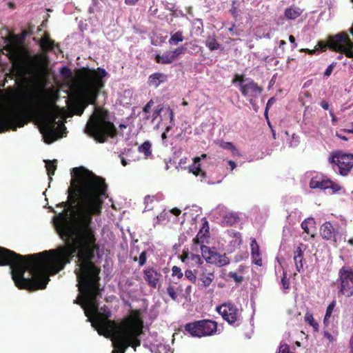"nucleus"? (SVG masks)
Instances as JSON below:
<instances>
[{"instance_id":"1","label":"nucleus","mask_w":353,"mask_h":353,"mask_svg":"<svg viewBox=\"0 0 353 353\" xmlns=\"http://www.w3.org/2000/svg\"><path fill=\"white\" fill-rule=\"evenodd\" d=\"M71 175L68 201L57 205L64 210L53 217L54 228L65 245L24 258L38 290L46 288L49 275L63 270L77 251L98 245L92 216L101 213V196L107 190L105 180L82 166L74 168Z\"/></svg>"},{"instance_id":"2","label":"nucleus","mask_w":353,"mask_h":353,"mask_svg":"<svg viewBox=\"0 0 353 353\" xmlns=\"http://www.w3.org/2000/svg\"><path fill=\"white\" fill-rule=\"evenodd\" d=\"M136 316H131L117 323L114 320H110L112 315L110 308L107 305L101 307L98 306L96 312H90V317H93L92 323L95 326L99 334L104 332L112 335V353H125L129 347L134 350L141 345L139 336L142 333L143 321L139 318V312L133 311Z\"/></svg>"},{"instance_id":"3","label":"nucleus","mask_w":353,"mask_h":353,"mask_svg":"<svg viewBox=\"0 0 353 353\" xmlns=\"http://www.w3.org/2000/svg\"><path fill=\"white\" fill-rule=\"evenodd\" d=\"M97 245L82 250L77 251L78 265L79 268L75 270L78 281L79 290L85 292L80 299L74 301L84 310L85 315L90 318V312H96L98 310L99 303L97 296L101 293L99 287L101 270L92 261L94 258V252L99 250Z\"/></svg>"},{"instance_id":"4","label":"nucleus","mask_w":353,"mask_h":353,"mask_svg":"<svg viewBox=\"0 0 353 353\" xmlns=\"http://www.w3.org/2000/svg\"><path fill=\"white\" fill-rule=\"evenodd\" d=\"M83 97L73 99L69 108L74 114L81 116L89 104H95L101 90L105 86L103 79L108 75L105 69L83 68L80 71Z\"/></svg>"},{"instance_id":"5","label":"nucleus","mask_w":353,"mask_h":353,"mask_svg":"<svg viewBox=\"0 0 353 353\" xmlns=\"http://www.w3.org/2000/svg\"><path fill=\"white\" fill-rule=\"evenodd\" d=\"M25 257H29V256H23L9 249L0 247V266L9 265L10 267L12 279L19 289L33 292L37 290L38 287H36L34 279L24 277V274L28 270L25 265Z\"/></svg>"},{"instance_id":"6","label":"nucleus","mask_w":353,"mask_h":353,"mask_svg":"<svg viewBox=\"0 0 353 353\" xmlns=\"http://www.w3.org/2000/svg\"><path fill=\"white\" fill-rule=\"evenodd\" d=\"M108 112L96 110L90 117L84 132L99 143H105L108 137L114 138L117 130L113 123L110 121Z\"/></svg>"},{"instance_id":"7","label":"nucleus","mask_w":353,"mask_h":353,"mask_svg":"<svg viewBox=\"0 0 353 353\" xmlns=\"http://www.w3.org/2000/svg\"><path fill=\"white\" fill-rule=\"evenodd\" d=\"M34 108L41 116L40 131L43 134L44 141L48 144L54 142L60 137L59 129L65 130L64 124L61 122L58 127H56L57 124L56 120L58 117L53 110L46 107V100L43 97H39L36 99Z\"/></svg>"},{"instance_id":"8","label":"nucleus","mask_w":353,"mask_h":353,"mask_svg":"<svg viewBox=\"0 0 353 353\" xmlns=\"http://www.w3.org/2000/svg\"><path fill=\"white\" fill-rule=\"evenodd\" d=\"M28 112L22 110H11L0 114V133L22 128L29 122Z\"/></svg>"},{"instance_id":"9","label":"nucleus","mask_w":353,"mask_h":353,"mask_svg":"<svg viewBox=\"0 0 353 353\" xmlns=\"http://www.w3.org/2000/svg\"><path fill=\"white\" fill-rule=\"evenodd\" d=\"M218 323L210 319H202L185 325V330L194 337L212 336L217 331Z\"/></svg>"},{"instance_id":"10","label":"nucleus","mask_w":353,"mask_h":353,"mask_svg":"<svg viewBox=\"0 0 353 353\" xmlns=\"http://www.w3.org/2000/svg\"><path fill=\"white\" fill-rule=\"evenodd\" d=\"M339 292L346 297L353 296V269L342 267L339 271Z\"/></svg>"},{"instance_id":"11","label":"nucleus","mask_w":353,"mask_h":353,"mask_svg":"<svg viewBox=\"0 0 353 353\" xmlns=\"http://www.w3.org/2000/svg\"><path fill=\"white\" fill-rule=\"evenodd\" d=\"M201 251L202 256L208 263L214 264L218 267H223L230 263V259L225 254H220L214 247L201 245Z\"/></svg>"},{"instance_id":"12","label":"nucleus","mask_w":353,"mask_h":353,"mask_svg":"<svg viewBox=\"0 0 353 353\" xmlns=\"http://www.w3.org/2000/svg\"><path fill=\"white\" fill-rule=\"evenodd\" d=\"M246 81L245 83L239 85V90L242 95L248 97L250 103L253 104L255 99L262 93L263 88L252 79H246Z\"/></svg>"},{"instance_id":"13","label":"nucleus","mask_w":353,"mask_h":353,"mask_svg":"<svg viewBox=\"0 0 353 353\" xmlns=\"http://www.w3.org/2000/svg\"><path fill=\"white\" fill-rule=\"evenodd\" d=\"M216 310L229 324L232 325L239 320V310L232 302L223 303L216 307Z\"/></svg>"},{"instance_id":"14","label":"nucleus","mask_w":353,"mask_h":353,"mask_svg":"<svg viewBox=\"0 0 353 353\" xmlns=\"http://www.w3.org/2000/svg\"><path fill=\"white\" fill-rule=\"evenodd\" d=\"M329 161L338 166L342 175H347L353 167V156H331Z\"/></svg>"},{"instance_id":"15","label":"nucleus","mask_w":353,"mask_h":353,"mask_svg":"<svg viewBox=\"0 0 353 353\" xmlns=\"http://www.w3.org/2000/svg\"><path fill=\"white\" fill-rule=\"evenodd\" d=\"M310 187L312 189L319 188L321 190L331 189L333 193L338 192L341 189L339 184L334 183L330 179H323L319 176L312 177L310 182Z\"/></svg>"},{"instance_id":"16","label":"nucleus","mask_w":353,"mask_h":353,"mask_svg":"<svg viewBox=\"0 0 353 353\" xmlns=\"http://www.w3.org/2000/svg\"><path fill=\"white\" fill-rule=\"evenodd\" d=\"M199 280L201 282V286L209 287L214 280V271L210 266L203 265L197 270Z\"/></svg>"},{"instance_id":"17","label":"nucleus","mask_w":353,"mask_h":353,"mask_svg":"<svg viewBox=\"0 0 353 353\" xmlns=\"http://www.w3.org/2000/svg\"><path fill=\"white\" fill-rule=\"evenodd\" d=\"M162 274L153 267H147L143 270V277L149 286L156 288Z\"/></svg>"},{"instance_id":"18","label":"nucleus","mask_w":353,"mask_h":353,"mask_svg":"<svg viewBox=\"0 0 353 353\" xmlns=\"http://www.w3.org/2000/svg\"><path fill=\"white\" fill-rule=\"evenodd\" d=\"M339 232L330 222H325L320 228V234L322 238L327 241H332L336 243V235Z\"/></svg>"},{"instance_id":"19","label":"nucleus","mask_w":353,"mask_h":353,"mask_svg":"<svg viewBox=\"0 0 353 353\" xmlns=\"http://www.w3.org/2000/svg\"><path fill=\"white\" fill-rule=\"evenodd\" d=\"M303 247L304 245L303 243H300L296 248V250L294 252V261L296 269L299 272H301L303 270V251L305 250Z\"/></svg>"},{"instance_id":"20","label":"nucleus","mask_w":353,"mask_h":353,"mask_svg":"<svg viewBox=\"0 0 353 353\" xmlns=\"http://www.w3.org/2000/svg\"><path fill=\"white\" fill-rule=\"evenodd\" d=\"M39 46L42 50L45 52L52 50L55 46H59L58 43H54V41L50 39L49 34L47 32H46L43 37L40 39Z\"/></svg>"},{"instance_id":"21","label":"nucleus","mask_w":353,"mask_h":353,"mask_svg":"<svg viewBox=\"0 0 353 353\" xmlns=\"http://www.w3.org/2000/svg\"><path fill=\"white\" fill-rule=\"evenodd\" d=\"M251 256L252 263L259 265H262V259L261 257V253L259 246L255 239L252 240L251 244Z\"/></svg>"},{"instance_id":"22","label":"nucleus","mask_w":353,"mask_h":353,"mask_svg":"<svg viewBox=\"0 0 353 353\" xmlns=\"http://www.w3.org/2000/svg\"><path fill=\"white\" fill-rule=\"evenodd\" d=\"M168 81V75L161 72L154 73L148 78L149 85L157 88L161 83Z\"/></svg>"},{"instance_id":"23","label":"nucleus","mask_w":353,"mask_h":353,"mask_svg":"<svg viewBox=\"0 0 353 353\" xmlns=\"http://www.w3.org/2000/svg\"><path fill=\"white\" fill-rule=\"evenodd\" d=\"M192 164L190 166V172L193 173L195 176H201L204 178L205 173L201 170L199 157H195L193 159Z\"/></svg>"},{"instance_id":"24","label":"nucleus","mask_w":353,"mask_h":353,"mask_svg":"<svg viewBox=\"0 0 353 353\" xmlns=\"http://www.w3.org/2000/svg\"><path fill=\"white\" fill-rule=\"evenodd\" d=\"M302 14V10L297 7L290 6L287 8L284 12L285 18L290 20H294L298 18Z\"/></svg>"},{"instance_id":"25","label":"nucleus","mask_w":353,"mask_h":353,"mask_svg":"<svg viewBox=\"0 0 353 353\" xmlns=\"http://www.w3.org/2000/svg\"><path fill=\"white\" fill-rule=\"evenodd\" d=\"M44 162L49 180L52 181V176L54 174V172L57 168V160H44Z\"/></svg>"},{"instance_id":"26","label":"nucleus","mask_w":353,"mask_h":353,"mask_svg":"<svg viewBox=\"0 0 353 353\" xmlns=\"http://www.w3.org/2000/svg\"><path fill=\"white\" fill-rule=\"evenodd\" d=\"M184 36L183 32L181 30H179L177 32H175L174 33L170 34V37L168 40V43L170 45L172 46H176L180 42L183 41L184 40Z\"/></svg>"},{"instance_id":"27","label":"nucleus","mask_w":353,"mask_h":353,"mask_svg":"<svg viewBox=\"0 0 353 353\" xmlns=\"http://www.w3.org/2000/svg\"><path fill=\"white\" fill-rule=\"evenodd\" d=\"M34 65L40 68H45L48 65V57L46 54H36L32 58Z\"/></svg>"},{"instance_id":"28","label":"nucleus","mask_w":353,"mask_h":353,"mask_svg":"<svg viewBox=\"0 0 353 353\" xmlns=\"http://www.w3.org/2000/svg\"><path fill=\"white\" fill-rule=\"evenodd\" d=\"M154 59L157 63L161 64H170L174 61L170 51L165 52L162 55L157 54Z\"/></svg>"},{"instance_id":"29","label":"nucleus","mask_w":353,"mask_h":353,"mask_svg":"<svg viewBox=\"0 0 353 353\" xmlns=\"http://www.w3.org/2000/svg\"><path fill=\"white\" fill-rule=\"evenodd\" d=\"M205 46L210 50L213 51L221 48V45L216 41L214 37H208L205 41Z\"/></svg>"},{"instance_id":"30","label":"nucleus","mask_w":353,"mask_h":353,"mask_svg":"<svg viewBox=\"0 0 353 353\" xmlns=\"http://www.w3.org/2000/svg\"><path fill=\"white\" fill-rule=\"evenodd\" d=\"M182 291H183V288L181 284H179L178 287L175 288L173 285L170 283L168 287L167 288V292H168V295L174 301H176L177 299L176 292H181Z\"/></svg>"},{"instance_id":"31","label":"nucleus","mask_w":353,"mask_h":353,"mask_svg":"<svg viewBox=\"0 0 353 353\" xmlns=\"http://www.w3.org/2000/svg\"><path fill=\"white\" fill-rule=\"evenodd\" d=\"M305 321L310 325L312 326L314 330H317L319 328V324L316 323L313 317L312 313L307 311L304 316Z\"/></svg>"},{"instance_id":"32","label":"nucleus","mask_w":353,"mask_h":353,"mask_svg":"<svg viewBox=\"0 0 353 353\" xmlns=\"http://www.w3.org/2000/svg\"><path fill=\"white\" fill-rule=\"evenodd\" d=\"M209 236V233L204 232L203 230H200L197 233L196 236L193 239V244L198 245L203 243L204 242V239Z\"/></svg>"},{"instance_id":"33","label":"nucleus","mask_w":353,"mask_h":353,"mask_svg":"<svg viewBox=\"0 0 353 353\" xmlns=\"http://www.w3.org/2000/svg\"><path fill=\"white\" fill-rule=\"evenodd\" d=\"M151 147L152 144L150 141H145L143 143L139 146L138 152L140 153H143L144 154H151Z\"/></svg>"},{"instance_id":"34","label":"nucleus","mask_w":353,"mask_h":353,"mask_svg":"<svg viewBox=\"0 0 353 353\" xmlns=\"http://www.w3.org/2000/svg\"><path fill=\"white\" fill-rule=\"evenodd\" d=\"M336 301H332L327 307L324 319H323L324 324L328 323V321L332 316V312L336 306Z\"/></svg>"},{"instance_id":"35","label":"nucleus","mask_w":353,"mask_h":353,"mask_svg":"<svg viewBox=\"0 0 353 353\" xmlns=\"http://www.w3.org/2000/svg\"><path fill=\"white\" fill-rule=\"evenodd\" d=\"M239 219L238 216L234 213H229L224 216L223 217V221L228 225H232L235 223L237 222Z\"/></svg>"},{"instance_id":"36","label":"nucleus","mask_w":353,"mask_h":353,"mask_svg":"<svg viewBox=\"0 0 353 353\" xmlns=\"http://www.w3.org/2000/svg\"><path fill=\"white\" fill-rule=\"evenodd\" d=\"M187 50V48L185 46H181L173 51H170L172 58L173 61H174L176 59H178V57L182 54H184Z\"/></svg>"},{"instance_id":"37","label":"nucleus","mask_w":353,"mask_h":353,"mask_svg":"<svg viewBox=\"0 0 353 353\" xmlns=\"http://www.w3.org/2000/svg\"><path fill=\"white\" fill-rule=\"evenodd\" d=\"M220 147L225 150L230 151L233 154H238V151H237L236 147L231 142L221 141L220 143Z\"/></svg>"},{"instance_id":"38","label":"nucleus","mask_w":353,"mask_h":353,"mask_svg":"<svg viewBox=\"0 0 353 353\" xmlns=\"http://www.w3.org/2000/svg\"><path fill=\"white\" fill-rule=\"evenodd\" d=\"M196 275H197V270L192 271L191 270H187L185 272V276L187 279L190 281L192 283H196Z\"/></svg>"},{"instance_id":"39","label":"nucleus","mask_w":353,"mask_h":353,"mask_svg":"<svg viewBox=\"0 0 353 353\" xmlns=\"http://www.w3.org/2000/svg\"><path fill=\"white\" fill-rule=\"evenodd\" d=\"M172 276H176L178 279H181L183 277V274L179 267L174 265L172 268Z\"/></svg>"},{"instance_id":"40","label":"nucleus","mask_w":353,"mask_h":353,"mask_svg":"<svg viewBox=\"0 0 353 353\" xmlns=\"http://www.w3.org/2000/svg\"><path fill=\"white\" fill-rule=\"evenodd\" d=\"M314 221L313 219H308L307 220H305L301 223V228L307 234H310V228H309V224L313 223Z\"/></svg>"},{"instance_id":"41","label":"nucleus","mask_w":353,"mask_h":353,"mask_svg":"<svg viewBox=\"0 0 353 353\" xmlns=\"http://www.w3.org/2000/svg\"><path fill=\"white\" fill-rule=\"evenodd\" d=\"M281 285L284 290H288L290 288V281L289 279L287 277V273L285 272H283L281 278Z\"/></svg>"},{"instance_id":"42","label":"nucleus","mask_w":353,"mask_h":353,"mask_svg":"<svg viewBox=\"0 0 353 353\" xmlns=\"http://www.w3.org/2000/svg\"><path fill=\"white\" fill-rule=\"evenodd\" d=\"M228 276L233 279L236 283H241L243 281V277L234 272H230Z\"/></svg>"},{"instance_id":"43","label":"nucleus","mask_w":353,"mask_h":353,"mask_svg":"<svg viewBox=\"0 0 353 353\" xmlns=\"http://www.w3.org/2000/svg\"><path fill=\"white\" fill-rule=\"evenodd\" d=\"M277 353H294L290 351V346L286 343H281Z\"/></svg>"},{"instance_id":"44","label":"nucleus","mask_w":353,"mask_h":353,"mask_svg":"<svg viewBox=\"0 0 353 353\" xmlns=\"http://www.w3.org/2000/svg\"><path fill=\"white\" fill-rule=\"evenodd\" d=\"M190 258L193 262L199 265H202L203 263L201 256L198 254H191Z\"/></svg>"},{"instance_id":"45","label":"nucleus","mask_w":353,"mask_h":353,"mask_svg":"<svg viewBox=\"0 0 353 353\" xmlns=\"http://www.w3.org/2000/svg\"><path fill=\"white\" fill-rule=\"evenodd\" d=\"M147 260V252L146 251H143L139 257V266H143Z\"/></svg>"},{"instance_id":"46","label":"nucleus","mask_w":353,"mask_h":353,"mask_svg":"<svg viewBox=\"0 0 353 353\" xmlns=\"http://www.w3.org/2000/svg\"><path fill=\"white\" fill-rule=\"evenodd\" d=\"M236 82H239V85H240L241 83H245L247 82V81L244 78V76L239 75V74H236L234 76V79H232V83H235Z\"/></svg>"},{"instance_id":"47","label":"nucleus","mask_w":353,"mask_h":353,"mask_svg":"<svg viewBox=\"0 0 353 353\" xmlns=\"http://www.w3.org/2000/svg\"><path fill=\"white\" fill-rule=\"evenodd\" d=\"M165 115H168V118L170 119V122L172 123L174 120V112L170 107L165 108Z\"/></svg>"},{"instance_id":"48","label":"nucleus","mask_w":353,"mask_h":353,"mask_svg":"<svg viewBox=\"0 0 353 353\" xmlns=\"http://www.w3.org/2000/svg\"><path fill=\"white\" fill-rule=\"evenodd\" d=\"M163 110V108L158 105L156 108L154 109L152 112V121H154L161 114V112Z\"/></svg>"},{"instance_id":"49","label":"nucleus","mask_w":353,"mask_h":353,"mask_svg":"<svg viewBox=\"0 0 353 353\" xmlns=\"http://www.w3.org/2000/svg\"><path fill=\"white\" fill-rule=\"evenodd\" d=\"M154 105V101L150 99L147 104L143 107V112L145 113H149L152 106Z\"/></svg>"},{"instance_id":"50","label":"nucleus","mask_w":353,"mask_h":353,"mask_svg":"<svg viewBox=\"0 0 353 353\" xmlns=\"http://www.w3.org/2000/svg\"><path fill=\"white\" fill-rule=\"evenodd\" d=\"M209 225H208V221L204 219H203V223H202V227L200 230H203V231L204 232H207V233H209Z\"/></svg>"},{"instance_id":"51","label":"nucleus","mask_w":353,"mask_h":353,"mask_svg":"<svg viewBox=\"0 0 353 353\" xmlns=\"http://www.w3.org/2000/svg\"><path fill=\"white\" fill-rule=\"evenodd\" d=\"M333 68H334V65L333 63L332 64H330L325 70V72H324V75L325 77H329L330 76V74H332V71H333Z\"/></svg>"},{"instance_id":"52","label":"nucleus","mask_w":353,"mask_h":353,"mask_svg":"<svg viewBox=\"0 0 353 353\" xmlns=\"http://www.w3.org/2000/svg\"><path fill=\"white\" fill-rule=\"evenodd\" d=\"M61 72L63 75H70L71 74L70 70L66 66L62 67V68L61 69Z\"/></svg>"},{"instance_id":"53","label":"nucleus","mask_w":353,"mask_h":353,"mask_svg":"<svg viewBox=\"0 0 353 353\" xmlns=\"http://www.w3.org/2000/svg\"><path fill=\"white\" fill-rule=\"evenodd\" d=\"M188 258H189L188 253L187 252H183V253L180 257L181 261L184 263Z\"/></svg>"},{"instance_id":"54","label":"nucleus","mask_w":353,"mask_h":353,"mask_svg":"<svg viewBox=\"0 0 353 353\" xmlns=\"http://www.w3.org/2000/svg\"><path fill=\"white\" fill-rule=\"evenodd\" d=\"M324 336L325 338L327 339L330 342H332L334 340V336L329 332H325Z\"/></svg>"},{"instance_id":"55","label":"nucleus","mask_w":353,"mask_h":353,"mask_svg":"<svg viewBox=\"0 0 353 353\" xmlns=\"http://www.w3.org/2000/svg\"><path fill=\"white\" fill-rule=\"evenodd\" d=\"M170 212H171V213H172V214H174V215H175V216H179V215L181 214V210H179V208H172V209L170 210Z\"/></svg>"},{"instance_id":"56","label":"nucleus","mask_w":353,"mask_h":353,"mask_svg":"<svg viewBox=\"0 0 353 353\" xmlns=\"http://www.w3.org/2000/svg\"><path fill=\"white\" fill-rule=\"evenodd\" d=\"M320 105L322 107V108H323L324 110H328L329 109L330 105H329L328 102L326 101H324V100L322 101L321 102Z\"/></svg>"},{"instance_id":"57","label":"nucleus","mask_w":353,"mask_h":353,"mask_svg":"<svg viewBox=\"0 0 353 353\" xmlns=\"http://www.w3.org/2000/svg\"><path fill=\"white\" fill-rule=\"evenodd\" d=\"M319 46L323 51H325L328 48V42L327 43L320 42Z\"/></svg>"},{"instance_id":"58","label":"nucleus","mask_w":353,"mask_h":353,"mask_svg":"<svg viewBox=\"0 0 353 353\" xmlns=\"http://www.w3.org/2000/svg\"><path fill=\"white\" fill-rule=\"evenodd\" d=\"M190 46V48L193 50H195L196 48H198V46L196 45L195 43H192V42H190L189 43H186L184 46Z\"/></svg>"},{"instance_id":"59","label":"nucleus","mask_w":353,"mask_h":353,"mask_svg":"<svg viewBox=\"0 0 353 353\" xmlns=\"http://www.w3.org/2000/svg\"><path fill=\"white\" fill-rule=\"evenodd\" d=\"M289 41H290V43H293V44H294V48H296V47L297 44H296V41H295V38H294V36L290 35V36L289 37Z\"/></svg>"},{"instance_id":"60","label":"nucleus","mask_w":353,"mask_h":353,"mask_svg":"<svg viewBox=\"0 0 353 353\" xmlns=\"http://www.w3.org/2000/svg\"><path fill=\"white\" fill-rule=\"evenodd\" d=\"M273 101V98H271L268 100V103H267V105H266V108H265V114L267 116L268 115V107L270 104H272Z\"/></svg>"},{"instance_id":"61","label":"nucleus","mask_w":353,"mask_h":353,"mask_svg":"<svg viewBox=\"0 0 353 353\" xmlns=\"http://www.w3.org/2000/svg\"><path fill=\"white\" fill-rule=\"evenodd\" d=\"M138 0H125V3L127 5H134Z\"/></svg>"},{"instance_id":"62","label":"nucleus","mask_w":353,"mask_h":353,"mask_svg":"<svg viewBox=\"0 0 353 353\" xmlns=\"http://www.w3.org/2000/svg\"><path fill=\"white\" fill-rule=\"evenodd\" d=\"M228 163L230 165L231 170H233L236 168V163L234 161H229Z\"/></svg>"},{"instance_id":"63","label":"nucleus","mask_w":353,"mask_h":353,"mask_svg":"<svg viewBox=\"0 0 353 353\" xmlns=\"http://www.w3.org/2000/svg\"><path fill=\"white\" fill-rule=\"evenodd\" d=\"M330 114L332 117V122L334 123V122L336 121L337 119L332 110L330 111Z\"/></svg>"},{"instance_id":"64","label":"nucleus","mask_w":353,"mask_h":353,"mask_svg":"<svg viewBox=\"0 0 353 353\" xmlns=\"http://www.w3.org/2000/svg\"><path fill=\"white\" fill-rule=\"evenodd\" d=\"M7 6L10 9H14L15 8V4L13 2L9 1L7 3Z\"/></svg>"}]
</instances>
